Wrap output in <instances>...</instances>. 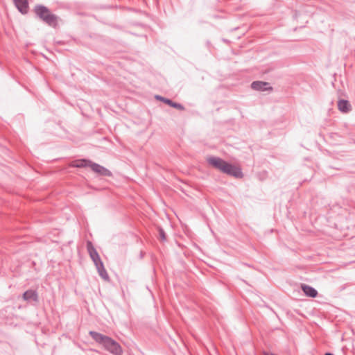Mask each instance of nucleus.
Listing matches in <instances>:
<instances>
[{
	"label": "nucleus",
	"instance_id": "obj_1",
	"mask_svg": "<svg viewBox=\"0 0 355 355\" xmlns=\"http://www.w3.org/2000/svg\"><path fill=\"white\" fill-rule=\"evenodd\" d=\"M89 334L96 342L101 344L104 349L112 354H123V350L121 346L112 338L95 331H89Z\"/></svg>",
	"mask_w": 355,
	"mask_h": 355
},
{
	"label": "nucleus",
	"instance_id": "obj_2",
	"mask_svg": "<svg viewBox=\"0 0 355 355\" xmlns=\"http://www.w3.org/2000/svg\"><path fill=\"white\" fill-rule=\"evenodd\" d=\"M207 160L209 164L223 173L234 176L236 178L242 177V173L240 168L236 165L230 164L222 159L215 157H209L207 159Z\"/></svg>",
	"mask_w": 355,
	"mask_h": 355
},
{
	"label": "nucleus",
	"instance_id": "obj_3",
	"mask_svg": "<svg viewBox=\"0 0 355 355\" xmlns=\"http://www.w3.org/2000/svg\"><path fill=\"white\" fill-rule=\"evenodd\" d=\"M35 13L42 20L51 26L57 25V17L51 14L49 9L43 6H37L35 8Z\"/></svg>",
	"mask_w": 355,
	"mask_h": 355
},
{
	"label": "nucleus",
	"instance_id": "obj_4",
	"mask_svg": "<svg viewBox=\"0 0 355 355\" xmlns=\"http://www.w3.org/2000/svg\"><path fill=\"white\" fill-rule=\"evenodd\" d=\"M89 166L91 168V169L94 172H95L96 173H97L100 175L109 176V177L112 176V173L108 169H107L106 168H105L98 164L92 163L91 162Z\"/></svg>",
	"mask_w": 355,
	"mask_h": 355
},
{
	"label": "nucleus",
	"instance_id": "obj_5",
	"mask_svg": "<svg viewBox=\"0 0 355 355\" xmlns=\"http://www.w3.org/2000/svg\"><path fill=\"white\" fill-rule=\"evenodd\" d=\"M87 249L90 257L94 262L95 266L97 265L98 263H102L98 252H96V250H95V248H94L91 243H88Z\"/></svg>",
	"mask_w": 355,
	"mask_h": 355
},
{
	"label": "nucleus",
	"instance_id": "obj_6",
	"mask_svg": "<svg viewBox=\"0 0 355 355\" xmlns=\"http://www.w3.org/2000/svg\"><path fill=\"white\" fill-rule=\"evenodd\" d=\"M251 87L254 90H259V91H266V90L272 91V88L271 87H270L269 84L266 82L255 81L252 83Z\"/></svg>",
	"mask_w": 355,
	"mask_h": 355
},
{
	"label": "nucleus",
	"instance_id": "obj_7",
	"mask_svg": "<svg viewBox=\"0 0 355 355\" xmlns=\"http://www.w3.org/2000/svg\"><path fill=\"white\" fill-rule=\"evenodd\" d=\"M18 10L23 14L28 11V0H13Z\"/></svg>",
	"mask_w": 355,
	"mask_h": 355
},
{
	"label": "nucleus",
	"instance_id": "obj_8",
	"mask_svg": "<svg viewBox=\"0 0 355 355\" xmlns=\"http://www.w3.org/2000/svg\"><path fill=\"white\" fill-rule=\"evenodd\" d=\"M338 110L344 113H347L350 111L351 110V105L346 100H340L338 102Z\"/></svg>",
	"mask_w": 355,
	"mask_h": 355
},
{
	"label": "nucleus",
	"instance_id": "obj_9",
	"mask_svg": "<svg viewBox=\"0 0 355 355\" xmlns=\"http://www.w3.org/2000/svg\"><path fill=\"white\" fill-rule=\"evenodd\" d=\"M302 289L308 297H315L318 295L317 291L310 286L302 285Z\"/></svg>",
	"mask_w": 355,
	"mask_h": 355
},
{
	"label": "nucleus",
	"instance_id": "obj_10",
	"mask_svg": "<svg viewBox=\"0 0 355 355\" xmlns=\"http://www.w3.org/2000/svg\"><path fill=\"white\" fill-rule=\"evenodd\" d=\"M91 161L87 159H78L70 163L69 166L71 167L83 168L89 166Z\"/></svg>",
	"mask_w": 355,
	"mask_h": 355
},
{
	"label": "nucleus",
	"instance_id": "obj_11",
	"mask_svg": "<svg viewBox=\"0 0 355 355\" xmlns=\"http://www.w3.org/2000/svg\"><path fill=\"white\" fill-rule=\"evenodd\" d=\"M97 270L100 275V276L105 281H109V275L104 268L103 262L101 263H98L96 265Z\"/></svg>",
	"mask_w": 355,
	"mask_h": 355
},
{
	"label": "nucleus",
	"instance_id": "obj_12",
	"mask_svg": "<svg viewBox=\"0 0 355 355\" xmlns=\"http://www.w3.org/2000/svg\"><path fill=\"white\" fill-rule=\"evenodd\" d=\"M157 98L159 99L160 101H163L164 103H166L167 105H168L173 107H175L178 110H184V107L181 104L174 103L169 99L164 98H162L160 96H157Z\"/></svg>",
	"mask_w": 355,
	"mask_h": 355
},
{
	"label": "nucleus",
	"instance_id": "obj_13",
	"mask_svg": "<svg viewBox=\"0 0 355 355\" xmlns=\"http://www.w3.org/2000/svg\"><path fill=\"white\" fill-rule=\"evenodd\" d=\"M23 298L24 300H33L35 301L37 300V293L33 291H27L23 295Z\"/></svg>",
	"mask_w": 355,
	"mask_h": 355
},
{
	"label": "nucleus",
	"instance_id": "obj_14",
	"mask_svg": "<svg viewBox=\"0 0 355 355\" xmlns=\"http://www.w3.org/2000/svg\"><path fill=\"white\" fill-rule=\"evenodd\" d=\"M160 236L162 239H165V234L164 232L162 230L160 231Z\"/></svg>",
	"mask_w": 355,
	"mask_h": 355
}]
</instances>
